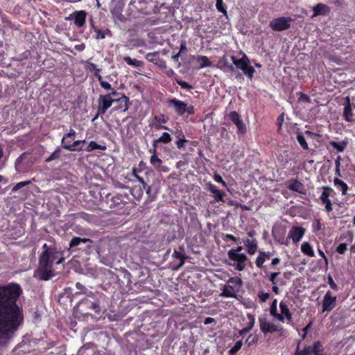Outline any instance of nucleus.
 <instances>
[{
    "mask_svg": "<svg viewBox=\"0 0 355 355\" xmlns=\"http://www.w3.org/2000/svg\"><path fill=\"white\" fill-rule=\"evenodd\" d=\"M23 291L19 284L0 286V345H6L23 323L22 309L17 304Z\"/></svg>",
    "mask_w": 355,
    "mask_h": 355,
    "instance_id": "nucleus-1",
    "label": "nucleus"
},
{
    "mask_svg": "<svg viewBox=\"0 0 355 355\" xmlns=\"http://www.w3.org/2000/svg\"><path fill=\"white\" fill-rule=\"evenodd\" d=\"M86 295L78 303V306L82 311L88 314L89 310H93L95 313L101 311V304L105 299V295L100 292H92L91 291H84Z\"/></svg>",
    "mask_w": 355,
    "mask_h": 355,
    "instance_id": "nucleus-2",
    "label": "nucleus"
},
{
    "mask_svg": "<svg viewBox=\"0 0 355 355\" xmlns=\"http://www.w3.org/2000/svg\"><path fill=\"white\" fill-rule=\"evenodd\" d=\"M34 276L40 280L47 281L54 276L51 263L49 261L47 252H42L39 258V265Z\"/></svg>",
    "mask_w": 355,
    "mask_h": 355,
    "instance_id": "nucleus-3",
    "label": "nucleus"
},
{
    "mask_svg": "<svg viewBox=\"0 0 355 355\" xmlns=\"http://www.w3.org/2000/svg\"><path fill=\"white\" fill-rule=\"evenodd\" d=\"M93 241L88 238L75 236L69 242V248L72 251L83 250L88 253L92 247Z\"/></svg>",
    "mask_w": 355,
    "mask_h": 355,
    "instance_id": "nucleus-4",
    "label": "nucleus"
},
{
    "mask_svg": "<svg viewBox=\"0 0 355 355\" xmlns=\"http://www.w3.org/2000/svg\"><path fill=\"white\" fill-rule=\"evenodd\" d=\"M227 256L229 259L233 262L230 265L233 266L236 270L243 271L245 268L248 257L244 253H236L234 250H229Z\"/></svg>",
    "mask_w": 355,
    "mask_h": 355,
    "instance_id": "nucleus-5",
    "label": "nucleus"
},
{
    "mask_svg": "<svg viewBox=\"0 0 355 355\" xmlns=\"http://www.w3.org/2000/svg\"><path fill=\"white\" fill-rule=\"evenodd\" d=\"M292 19L286 17H279L270 21V27L275 31H283L291 27Z\"/></svg>",
    "mask_w": 355,
    "mask_h": 355,
    "instance_id": "nucleus-6",
    "label": "nucleus"
},
{
    "mask_svg": "<svg viewBox=\"0 0 355 355\" xmlns=\"http://www.w3.org/2000/svg\"><path fill=\"white\" fill-rule=\"evenodd\" d=\"M168 117L163 114L158 116H153L148 121V126L152 129L168 130L170 129L164 125V124L168 122Z\"/></svg>",
    "mask_w": 355,
    "mask_h": 355,
    "instance_id": "nucleus-7",
    "label": "nucleus"
},
{
    "mask_svg": "<svg viewBox=\"0 0 355 355\" xmlns=\"http://www.w3.org/2000/svg\"><path fill=\"white\" fill-rule=\"evenodd\" d=\"M261 331L266 334L268 333L278 332L279 336H283L285 330L282 327L277 326L272 322H268L266 319H259Z\"/></svg>",
    "mask_w": 355,
    "mask_h": 355,
    "instance_id": "nucleus-8",
    "label": "nucleus"
},
{
    "mask_svg": "<svg viewBox=\"0 0 355 355\" xmlns=\"http://www.w3.org/2000/svg\"><path fill=\"white\" fill-rule=\"evenodd\" d=\"M98 114H105L114 103V98H110L109 94H101L97 101Z\"/></svg>",
    "mask_w": 355,
    "mask_h": 355,
    "instance_id": "nucleus-9",
    "label": "nucleus"
},
{
    "mask_svg": "<svg viewBox=\"0 0 355 355\" xmlns=\"http://www.w3.org/2000/svg\"><path fill=\"white\" fill-rule=\"evenodd\" d=\"M128 8L132 12H138L144 15L149 14L147 3L144 0H131L128 5Z\"/></svg>",
    "mask_w": 355,
    "mask_h": 355,
    "instance_id": "nucleus-10",
    "label": "nucleus"
},
{
    "mask_svg": "<svg viewBox=\"0 0 355 355\" xmlns=\"http://www.w3.org/2000/svg\"><path fill=\"white\" fill-rule=\"evenodd\" d=\"M87 12L85 10L75 11L66 17V20H73L74 24L79 28L85 26Z\"/></svg>",
    "mask_w": 355,
    "mask_h": 355,
    "instance_id": "nucleus-11",
    "label": "nucleus"
},
{
    "mask_svg": "<svg viewBox=\"0 0 355 355\" xmlns=\"http://www.w3.org/2000/svg\"><path fill=\"white\" fill-rule=\"evenodd\" d=\"M336 306V297L332 296L331 291H327L322 300V312L331 311Z\"/></svg>",
    "mask_w": 355,
    "mask_h": 355,
    "instance_id": "nucleus-12",
    "label": "nucleus"
},
{
    "mask_svg": "<svg viewBox=\"0 0 355 355\" xmlns=\"http://www.w3.org/2000/svg\"><path fill=\"white\" fill-rule=\"evenodd\" d=\"M228 118L237 128L239 134H245L246 132V125L241 119L239 114L236 111H232L228 114Z\"/></svg>",
    "mask_w": 355,
    "mask_h": 355,
    "instance_id": "nucleus-13",
    "label": "nucleus"
},
{
    "mask_svg": "<svg viewBox=\"0 0 355 355\" xmlns=\"http://www.w3.org/2000/svg\"><path fill=\"white\" fill-rule=\"evenodd\" d=\"M323 191L320 197V199L325 205V209L327 212H330L332 211V204L331 201L329 200V196L334 192L333 189L329 187H323Z\"/></svg>",
    "mask_w": 355,
    "mask_h": 355,
    "instance_id": "nucleus-14",
    "label": "nucleus"
},
{
    "mask_svg": "<svg viewBox=\"0 0 355 355\" xmlns=\"http://www.w3.org/2000/svg\"><path fill=\"white\" fill-rule=\"evenodd\" d=\"M167 103L173 107L175 112L178 116H184L185 114L186 103L175 98L168 99Z\"/></svg>",
    "mask_w": 355,
    "mask_h": 355,
    "instance_id": "nucleus-15",
    "label": "nucleus"
},
{
    "mask_svg": "<svg viewBox=\"0 0 355 355\" xmlns=\"http://www.w3.org/2000/svg\"><path fill=\"white\" fill-rule=\"evenodd\" d=\"M286 187L292 191L297 192L300 194H306V189L304 185L297 179L291 180L286 182Z\"/></svg>",
    "mask_w": 355,
    "mask_h": 355,
    "instance_id": "nucleus-16",
    "label": "nucleus"
},
{
    "mask_svg": "<svg viewBox=\"0 0 355 355\" xmlns=\"http://www.w3.org/2000/svg\"><path fill=\"white\" fill-rule=\"evenodd\" d=\"M272 255V252L269 251H263L259 250L258 256L255 260V265L257 268L264 270L266 269V266H264V263L269 260Z\"/></svg>",
    "mask_w": 355,
    "mask_h": 355,
    "instance_id": "nucleus-17",
    "label": "nucleus"
},
{
    "mask_svg": "<svg viewBox=\"0 0 355 355\" xmlns=\"http://www.w3.org/2000/svg\"><path fill=\"white\" fill-rule=\"evenodd\" d=\"M305 229L300 226H293L289 231L288 237L291 239L293 243H298L305 234Z\"/></svg>",
    "mask_w": 355,
    "mask_h": 355,
    "instance_id": "nucleus-18",
    "label": "nucleus"
},
{
    "mask_svg": "<svg viewBox=\"0 0 355 355\" xmlns=\"http://www.w3.org/2000/svg\"><path fill=\"white\" fill-rule=\"evenodd\" d=\"M114 103H117L119 105L113 108V111L121 110L123 112H125L130 106V98L125 94L121 95V96L118 98H114Z\"/></svg>",
    "mask_w": 355,
    "mask_h": 355,
    "instance_id": "nucleus-19",
    "label": "nucleus"
},
{
    "mask_svg": "<svg viewBox=\"0 0 355 355\" xmlns=\"http://www.w3.org/2000/svg\"><path fill=\"white\" fill-rule=\"evenodd\" d=\"M208 189L211 193H213L214 200H213V202H211V203H217L219 202H225L224 196H225V193L224 192L220 191L216 185L210 183L208 185Z\"/></svg>",
    "mask_w": 355,
    "mask_h": 355,
    "instance_id": "nucleus-20",
    "label": "nucleus"
},
{
    "mask_svg": "<svg viewBox=\"0 0 355 355\" xmlns=\"http://www.w3.org/2000/svg\"><path fill=\"white\" fill-rule=\"evenodd\" d=\"M343 118L346 121L349 123L354 121V114L352 112V107L349 96L346 97L345 103H344Z\"/></svg>",
    "mask_w": 355,
    "mask_h": 355,
    "instance_id": "nucleus-21",
    "label": "nucleus"
},
{
    "mask_svg": "<svg viewBox=\"0 0 355 355\" xmlns=\"http://www.w3.org/2000/svg\"><path fill=\"white\" fill-rule=\"evenodd\" d=\"M107 203L109 205V207L111 209L115 208H122L123 207L125 202L123 200L121 195H116L114 196H112L110 198V196H107Z\"/></svg>",
    "mask_w": 355,
    "mask_h": 355,
    "instance_id": "nucleus-22",
    "label": "nucleus"
},
{
    "mask_svg": "<svg viewBox=\"0 0 355 355\" xmlns=\"http://www.w3.org/2000/svg\"><path fill=\"white\" fill-rule=\"evenodd\" d=\"M43 252H47L49 255V261L53 264L55 262L56 264H60L63 261V258L60 257L61 254L55 248H47Z\"/></svg>",
    "mask_w": 355,
    "mask_h": 355,
    "instance_id": "nucleus-23",
    "label": "nucleus"
},
{
    "mask_svg": "<svg viewBox=\"0 0 355 355\" xmlns=\"http://www.w3.org/2000/svg\"><path fill=\"white\" fill-rule=\"evenodd\" d=\"M231 60L236 68L241 71L247 64H250V60L245 54H243L240 59H237L235 55H232Z\"/></svg>",
    "mask_w": 355,
    "mask_h": 355,
    "instance_id": "nucleus-24",
    "label": "nucleus"
},
{
    "mask_svg": "<svg viewBox=\"0 0 355 355\" xmlns=\"http://www.w3.org/2000/svg\"><path fill=\"white\" fill-rule=\"evenodd\" d=\"M313 15L312 17L319 15H327L330 12V8L328 6L319 3L313 8Z\"/></svg>",
    "mask_w": 355,
    "mask_h": 355,
    "instance_id": "nucleus-25",
    "label": "nucleus"
},
{
    "mask_svg": "<svg viewBox=\"0 0 355 355\" xmlns=\"http://www.w3.org/2000/svg\"><path fill=\"white\" fill-rule=\"evenodd\" d=\"M243 243L246 247L247 252L249 254L253 255L256 253L257 248H258V242H257V239H247L243 241Z\"/></svg>",
    "mask_w": 355,
    "mask_h": 355,
    "instance_id": "nucleus-26",
    "label": "nucleus"
},
{
    "mask_svg": "<svg viewBox=\"0 0 355 355\" xmlns=\"http://www.w3.org/2000/svg\"><path fill=\"white\" fill-rule=\"evenodd\" d=\"M82 143H85V140H76L73 144H71V141H69L68 144H64L62 147L70 151H82L84 148L82 146L78 147V146Z\"/></svg>",
    "mask_w": 355,
    "mask_h": 355,
    "instance_id": "nucleus-27",
    "label": "nucleus"
},
{
    "mask_svg": "<svg viewBox=\"0 0 355 355\" xmlns=\"http://www.w3.org/2000/svg\"><path fill=\"white\" fill-rule=\"evenodd\" d=\"M92 26L94 31L96 33L95 37L96 40H103L105 38L106 35L112 37V32L109 28H106L105 30L102 31L98 27L94 26L93 24H92Z\"/></svg>",
    "mask_w": 355,
    "mask_h": 355,
    "instance_id": "nucleus-28",
    "label": "nucleus"
},
{
    "mask_svg": "<svg viewBox=\"0 0 355 355\" xmlns=\"http://www.w3.org/2000/svg\"><path fill=\"white\" fill-rule=\"evenodd\" d=\"M279 308L281 310V314L282 316H284V318H286L288 322H291L293 320L292 313L290 311V309H288V305L284 302H281L279 303Z\"/></svg>",
    "mask_w": 355,
    "mask_h": 355,
    "instance_id": "nucleus-29",
    "label": "nucleus"
},
{
    "mask_svg": "<svg viewBox=\"0 0 355 355\" xmlns=\"http://www.w3.org/2000/svg\"><path fill=\"white\" fill-rule=\"evenodd\" d=\"M326 355L324 348L320 341H315L311 347V355Z\"/></svg>",
    "mask_w": 355,
    "mask_h": 355,
    "instance_id": "nucleus-30",
    "label": "nucleus"
},
{
    "mask_svg": "<svg viewBox=\"0 0 355 355\" xmlns=\"http://www.w3.org/2000/svg\"><path fill=\"white\" fill-rule=\"evenodd\" d=\"M220 296L225 297H236V291L234 286L226 284L223 288L222 293H220Z\"/></svg>",
    "mask_w": 355,
    "mask_h": 355,
    "instance_id": "nucleus-31",
    "label": "nucleus"
},
{
    "mask_svg": "<svg viewBox=\"0 0 355 355\" xmlns=\"http://www.w3.org/2000/svg\"><path fill=\"white\" fill-rule=\"evenodd\" d=\"M172 257L174 259H180V263L177 266L173 267V270H178L180 267H182L184 264L186 259H187V257L184 255V253L179 252L176 250H174V252L172 254Z\"/></svg>",
    "mask_w": 355,
    "mask_h": 355,
    "instance_id": "nucleus-32",
    "label": "nucleus"
},
{
    "mask_svg": "<svg viewBox=\"0 0 355 355\" xmlns=\"http://www.w3.org/2000/svg\"><path fill=\"white\" fill-rule=\"evenodd\" d=\"M301 251L304 254L307 255L308 257H315V253L313 250V248L309 242L305 241L302 243Z\"/></svg>",
    "mask_w": 355,
    "mask_h": 355,
    "instance_id": "nucleus-33",
    "label": "nucleus"
},
{
    "mask_svg": "<svg viewBox=\"0 0 355 355\" xmlns=\"http://www.w3.org/2000/svg\"><path fill=\"white\" fill-rule=\"evenodd\" d=\"M334 184L336 187L337 189L342 191L343 195L347 194L348 186L345 182L338 178H335L334 180Z\"/></svg>",
    "mask_w": 355,
    "mask_h": 355,
    "instance_id": "nucleus-34",
    "label": "nucleus"
},
{
    "mask_svg": "<svg viewBox=\"0 0 355 355\" xmlns=\"http://www.w3.org/2000/svg\"><path fill=\"white\" fill-rule=\"evenodd\" d=\"M277 300H274L271 306H270V314L277 318L279 321L284 322V318L282 316V315H279L277 313Z\"/></svg>",
    "mask_w": 355,
    "mask_h": 355,
    "instance_id": "nucleus-35",
    "label": "nucleus"
},
{
    "mask_svg": "<svg viewBox=\"0 0 355 355\" xmlns=\"http://www.w3.org/2000/svg\"><path fill=\"white\" fill-rule=\"evenodd\" d=\"M105 149H106L105 146H102V145L98 144L97 143H96L94 141H91L89 143L88 146L85 148L83 149V150H85L87 152H91L94 150H104Z\"/></svg>",
    "mask_w": 355,
    "mask_h": 355,
    "instance_id": "nucleus-36",
    "label": "nucleus"
},
{
    "mask_svg": "<svg viewBox=\"0 0 355 355\" xmlns=\"http://www.w3.org/2000/svg\"><path fill=\"white\" fill-rule=\"evenodd\" d=\"M123 60L128 65L135 67H140L144 65V62L142 61L138 60L137 59H132L129 56H125L123 58Z\"/></svg>",
    "mask_w": 355,
    "mask_h": 355,
    "instance_id": "nucleus-37",
    "label": "nucleus"
},
{
    "mask_svg": "<svg viewBox=\"0 0 355 355\" xmlns=\"http://www.w3.org/2000/svg\"><path fill=\"white\" fill-rule=\"evenodd\" d=\"M263 270L266 276L268 277V280L272 284V285H276L277 283V278L279 275L280 272H270L266 270V268Z\"/></svg>",
    "mask_w": 355,
    "mask_h": 355,
    "instance_id": "nucleus-38",
    "label": "nucleus"
},
{
    "mask_svg": "<svg viewBox=\"0 0 355 355\" xmlns=\"http://www.w3.org/2000/svg\"><path fill=\"white\" fill-rule=\"evenodd\" d=\"M24 155L25 153H23L15 161V169L19 173H24L26 171V168L22 163Z\"/></svg>",
    "mask_w": 355,
    "mask_h": 355,
    "instance_id": "nucleus-39",
    "label": "nucleus"
},
{
    "mask_svg": "<svg viewBox=\"0 0 355 355\" xmlns=\"http://www.w3.org/2000/svg\"><path fill=\"white\" fill-rule=\"evenodd\" d=\"M76 135V131L73 129L70 128L69 132L64 134L63 137L62 138V140H61L62 146H63L64 144H68V142L69 141L67 140L68 138H71L72 140H74Z\"/></svg>",
    "mask_w": 355,
    "mask_h": 355,
    "instance_id": "nucleus-40",
    "label": "nucleus"
},
{
    "mask_svg": "<svg viewBox=\"0 0 355 355\" xmlns=\"http://www.w3.org/2000/svg\"><path fill=\"white\" fill-rule=\"evenodd\" d=\"M197 61L200 62V68L209 67L212 65L211 62L205 55H200L198 57Z\"/></svg>",
    "mask_w": 355,
    "mask_h": 355,
    "instance_id": "nucleus-41",
    "label": "nucleus"
},
{
    "mask_svg": "<svg viewBox=\"0 0 355 355\" xmlns=\"http://www.w3.org/2000/svg\"><path fill=\"white\" fill-rule=\"evenodd\" d=\"M331 146H332L334 149H336L338 152L342 153L345 150L347 143L345 141L342 142H336L334 141H331L329 142Z\"/></svg>",
    "mask_w": 355,
    "mask_h": 355,
    "instance_id": "nucleus-42",
    "label": "nucleus"
},
{
    "mask_svg": "<svg viewBox=\"0 0 355 355\" xmlns=\"http://www.w3.org/2000/svg\"><path fill=\"white\" fill-rule=\"evenodd\" d=\"M97 79L99 82L101 87L106 91L111 92L114 88L112 87L110 83L103 80L101 74H97Z\"/></svg>",
    "mask_w": 355,
    "mask_h": 355,
    "instance_id": "nucleus-43",
    "label": "nucleus"
},
{
    "mask_svg": "<svg viewBox=\"0 0 355 355\" xmlns=\"http://www.w3.org/2000/svg\"><path fill=\"white\" fill-rule=\"evenodd\" d=\"M300 343L297 345V349L294 353V355H311V347L305 346L302 349H300Z\"/></svg>",
    "mask_w": 355,
    "mask_h": 355,
    "instance_id": "nucleus-44",
    "label": "nucleus"
},
{
    "mask_svg": "<svg viewBox=\"0 0 355 355\" xmlns=\"http://www.w3.org/2000/svg\"><path fill=\"white\" fill-rule=\"evenodd\" d=\"M61 148L60 147H57L55 150L51 154V155L46 159L45 162H51L53 160L60 159L61 156Z\"/></svg>",
    "mask_w": 355,
    "mask_h": 355,
    "instance_id": "nucleus-45",
    "label": "nucleus"
},
{
    "mask_svg": "<svg viewBox=\"0 0 355 355\" xmlns=\"http://www.w3.org/2000/svg\"><path fill=\"white\" fill-rule=\"evenodd\" d=\"M296 139H297V142L300 144V145L304 150L309 149L308 144H307L304 135H302V133L297 132Z\"/></svg>",
    "mask_w": 355,
    "mask_h": 355,
    "instance_id": "nucleus-46",
    "label": "nucleus"
},
{
    "mask_svg": "<svg viewBox=\"0 0 355 355\" xmlns=\"http://www.w3.org/2000/svg\"><path fill=\"white\" fill-rule=\"evenodd\" d=\"M172 141V137L168 132H163L162 135L158 138L156 139V141H159V143L162 144H169Z\"/></svg>",
    "mask_w": 355,
    "mask_h": 355,
    "instance_id": "nucleus-47",
    "label": "nucleus"
},
{
    "mask_svg": "<svg viewBox=\"0 0 355 355\" xmlns=\"http://www.w3.org/2000/svg\"><path fill=\"white\" fill-rule=\"evenodd\" d=\"M242 71L248 78L251 80L254 76L255 70L252 66L250 65V64H248L242 69Z\"/></svg>",
    "mask_w": 355,
    "mask_h": 355,
    "instance_id": "nucleus-48",
    "label": "nucleus"
},
{
    "mask_svg": "<svg viewBox=\"0 0 355 355\" xmlns=\"http://www.w3.org/2000/svg\"><path fill=\"white\" fill-rule=\"evenodd\" d=\"M150 163L155 167H159L162 164V160L157 155H152L150 158Z\"/></svg>",
    "mask_w": 355,
    "mask_h": 355,
    "instance_id": "nucleus-49",
    "label": "nucleus"
},
{
    "mask_svg": "<svg viewBox=\"0 0 355 355\" xmlns=\"http://www.w3.org/2000/svg\"><path fill=\"white\" fill-rule=\"evenodd\" d=\"M243 343L241 340L236 341L234 345L230 349L229 353L230 355L236 354L238 351L241 348Z\"/></svg>",
    "mask_w": 355,
    "mask_h": 355,
    "instance_id": "nucleus-50",
    "label": "nucleus"
},
{
    "mask_svg": "<svg viewBox=\"0 0 355 355\" xmlns=\"http://www.w3.org/2000/svg\"><path fill=\"white\" fill-rule=\"evenodd\" d=\"M159 53L155 51L153 53H148L146 55V59L155 64H158V62L156 61L155 57L158 55Z\"/></svg>",
    "mask_w": 355,
    "mask_h": 355,
    "instance_id": "nucleus-51",
    "label": "nucleus"
},
{
    "mask_svg": "<svg viewBox=\"0 0 355 355\" xmlns=\"http://www.w3.org/2000/svg\"><path fill=\"white\" fill-rule=\"evenodd\" d=\"M216 7L218 11L223 13L225 15H227V10L224 5L223 0H216Z\"/></svg>",
    "mask_w": 355,
    "mask_h": 355,
    "instance_id": "nucleus-52",
    "label": "nucleus"
},
{
    "mask_svg": "<svg viewBox=\"0 0 355 355\" xmlns=\"http://www.w3.org/2000/svg\"><path fill=\"white\" fill-rule=\"evenodd\" d=\"M259 337L257 334H250L245 340V343L248 346L256 344L258 342Z\"/></svg>",
    "mask_w": 355,
    "mask_h": 355,
    "instance_id": "nucleus-53",
    "label": "nucleus"
},
{
    "mask_svg": "<svg viewBox=\"0 0 355 355\" xmlns=\"http://www.w3.org/2000/svg\"><path fill=\"white\" fill-rule=\"evenodd\" d=\"M31 184L30 181H24V182H19L17 183L14 187L12 189V192H16L17 191L19 190L20 189L28 186Z\"/></svg>",
    "mask_w": 355,
    "mask_h": 355,
    "instance_id": "nucleus-54",
    "label": "nucleus"
},
{
    "mask_svg": "<svg viewBox=\"0 0 355 355\" xmlns=\"http://www.w3.org/2000/svg\"><path fill=\"white\" fill-rule=\"evenodd\" d=\"M132 176L134 178H135L143 186V188L145 189L146 187H147V184L146 183V182L144 181V178L140 177L138 174H137V171L136 168H133L132 170Z\"/></svg>",
    "mask_w": 355,
    "mask_h": 355,
    "instance_id": "nucleus-55",
    "label": "nucleus"
},
{
    "mask_svg": "<svg viewBox=\"0 0 355 355\" xmlns=\"http://www.w3.org/2000/svg\"><path fill=\"white\" fill-rule=\"evenodd\" d=\"M87 69L90 71H94V76L97 78V74H100L101 69L97 67V65L93 62H88Z\"/></svg>",
    "mask_w": 355,
    "mask_h": 355,
    "instance_id": "nucleus-56",
    "label": "nucleus"
},
{
    "mask_svg": "<svg viewBox=\"0 0 355 355\" xmlns=\"http://www.w3.org/2000/svg\"><path fill=\"white\" fill-rule=\"evenodd\" d=\"M257 296L261 302H265L270 297V294L268 293H264L263 291H259L257 294Z\"/></svg>",
    "mask_w": 355,
    "mask_h": 355,
    "instance_id": "nucleus-57",
    "label": "nucleus"
},
{
    "mask_svg": "<svg viewBox=\"0 0 355 355\" xmlns=\"http://www.w3.org/2000/svg\"><path fill=\"white\" fill-rule=\"evenodd\" d=\"M347 245L345 243H342L337 246L336 251L340 254H343L347 250Z\"/></svg>",
    "mask_w": 355,
    "mask_h": 355,
    "instance_id": "nucleus-58",
    "label": "nucleus"
},
{
    "mask_svg": "<svg viewBox=\"0 0 355 355\" xmlns=\"http://www.w3.org/2000/svg\"><path fill=\"white\" fill-rule=\"evenodd\" d=\"M188 141L185 138H181V139H178L175 141V145L178 149H182L184 148V144Z\"/></svg>",
    "mask_w": 355,
    "mask_h": 355,
    "instance_id": "nucleus-59",
    "label": "nucleus"
},
{
    "mask_svg": "<svg viewBox=\"0 0 355 355\" xmlns=\"http://www.w3.org/2000/svg\"><path fill=\"white\" fill-rule=\"evenodd\" d=\"M222 62H223V64L225 67H226L228 70L231 72H234L235 71V68L232 64H229L227 61V56L224 55L222 58Z\"/></svg>",
    "mask_w": 355,
    "mask_h": 355,
    "instance_id": "nucleus-60",
    "label": "nucleus"
},
{
    "mask_svg": "<svg viewBox=\"0 0 355 355\" xmlns=\"http://www.w3.org/2000/svg\"><path fill=\"white\" fill-rule=\"evenodd\" d=\"M214 180L218 183H220L224 187H227V183L223 180V178L219 174H215Z\"/></svg>",
    "mask_w": 355,
    "mask_h": 355,
    "instance_id": "nucleus-61",
    "label": "nucleus"
},
{
    "mask_svg": "<svg viewBox=\"0 0 355 355\" xmlns=\"http://www.w3.org/2000/svg\"><path fill=\"white\" fill-rule=\"evenodd\" d=\"M177 83L183 89H191L193 86L189 85L188 83L183 80H177Z\"/></svg>",
    "mask_w": 355,
    "mask_h": 355,
    "instance_id": "nucleus-62",
    "label": "nucleus"
},
{
    "mask_svg": "<svg viewBox=\"0 0 355 355\" xmlns=\"http://www.w3.org/2000/svg\"><path fill=\"white\" fill-rule=\"evenodd\" d=\"M254 323V320H252L248 327H246L239 331V334L243 336L245 334L248 333L252 328Z\"/></svg>",
    "mask_w": 355,
    "mask_h": 355,
    "instance_id": "nucleus-63",
    "label": "nucleus"
},
{
    "mask_svg": "<svg viewBox=\"0 0 355 355\" xmlns=\"http://www.w3.org/2000/svg\"><path fill=\"white\" fill-rule=\"evenodd\" d=\"M299 101L311 103V99L308 95L302 92L299 93Z\"/></svg>",
    "mask_w": 355,
    "mask_h": 355,
    "instance_id": "nucleus-64",
    "label": "nucleus"
}]
</instances>
